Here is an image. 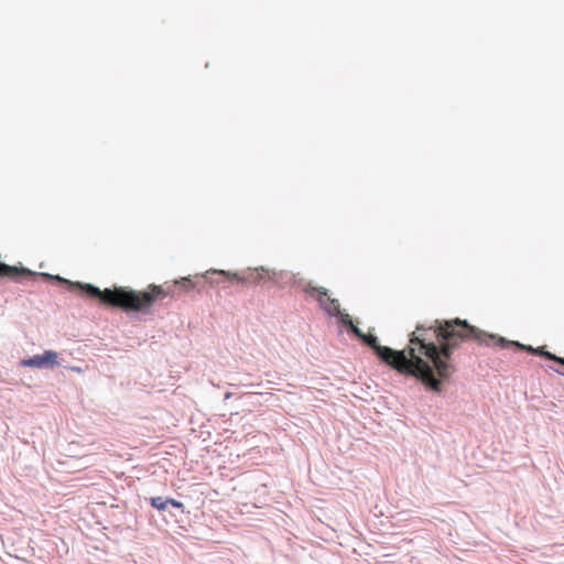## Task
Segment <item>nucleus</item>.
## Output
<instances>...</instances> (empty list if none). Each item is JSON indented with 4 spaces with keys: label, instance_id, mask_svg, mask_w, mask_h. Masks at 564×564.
Returning a JSON list of instances; mask_svg holds the SVG:
<instances>
[{
    "label": "nucleus",
    "instance_id": "obj_1",
    "mask_svg": "<svg viewBox=\"0 0 564 564\" xmlns=\"http://www.w3.org/2000/svg\"><path fill=\"white\" fill-rule=\"evenodd\" d=\"M470 336L486 343L491 338L466 321L455 318L435 321L434 325L429 327L417 325L403 350L381 346L378 338L371 334H365L361 340L400 373L415 377L432 391L441 392V381L449 379L456 371L452 358L453 350Z\"/></svg>",
    "mask_w": 564,
    "mask_h": 564
},
{
    "label": "nucleus",
    "instance_id": "obj_2",
    "mask_svg": "<svg viewBox=\"0 0 564 564\" xmlns=\"http://www.w3.org/2000/svg\"><path fill=\"white\" fill-rule=\"evenodd\" d=\"M59 281L67 283L70 288H77L84 291L91 297H98L104 303L113 306H120L126 310L140 311L152 303L156 295L161 293V290L156 286L153 288V292H135L127 291L124 289L110 290L106 289L101 291L99 288L82 282H72L62 278H57Z\"/></svg>",
    "mask_w": 564,
    "mask_h": 564
},
{
    "label": "nucleus",
    "instance_id": "obj_3",
    "mask_svg": "<svg viewBox=\"0 0 564 564\" xmlns=\"http://www.w3.org/2000/svg\"><path fill=\"white\" fill-rule=\"evenodd\" d=\"M480 333L491 337L489 341H480L479 339H477L475 336H470L468 338H466L464 341H467V340H475L477 341L478 344L480 345H486V346H498L500 348H508V347H511V346H514L517 347L518 349H528L529 351H532L533 354H538V355H541V356H544L545 358L550 359V360H555L556 362L561 364V365H564V358L562 357H556L555 355L544 350L543 347L541 348H538V349H534L532 347H525L524 345H521L519 343H514V341H509L507 339H505L503 337H497L496 335H491V334H487L486 332L484 330H480L478 329Z\"/></svg>",
    "mask_w": 564,
    "mask_h": 564
},
{
    "label": "nucleus",
    "instance_id": "obj_4",
    "mask_svg": "<svg viewBox=\"0 0 564 564\" xmlns=\"http://www.w3.org/2000/svg\"><path fill=\"white\" fill-rule=\"evenodd\" d=\"M305 293L314 296L319 303L321 307L330 316L340 314V305L338 300L330 299L325 288H316L312 284L305 286Z\"/></svg>",
    "mask_w": 564,
    "mask_h": 564
},
{
    "label": "nucleus",
    "instance_id": "obj_5",
    "mask_svg": "<svg viewBox=\"0 0 564 564\" xmlns=\"http://www.w3.org/2000/svg\"><path fill=\"white\" fill-rule=\"evenodd\" d=\"M58 365V354L54 350H45L42 355H34L21 360L22 367L39 369H51Z\"/></svg>",
    "mask_w": 564,
    "mask_h": 564
},
{
    "label": "nucleus",
    "instance_id": "obj_6",
    "mask_svg": "<svg viewBox=\"0 0 564 564\" xmlns=\"http://www.w3.org/2000/svg\"><path fill=\"white\" fill-rule=\"evenodd\" d=\"M213 272L223 274V275L227 276L228 279L236 280L241 283H246L248 281L258 282V281L264 279L265 274H268V271L264 270L263 268L254 269V270L250 271V273L246 276H240L237 273H230V272H227L224 270L213 271Z\"/></svg>",
    "mask_w": 564,
    "mask_h": 564
},
{
    "label": "nucleus",
    "instance_id": "obj_7",
    "mask_svg": "<svg viewBox=\"0 0 564 564\" xmlns=\"http://www.w3.org/2000/svg\"><path fill=\"white\" fill-rule=\"evenodd\" d=\"M151 505L159 511H163L170 505L173 508L176 507V500L172 498L153 497L151 498Z\"/></svg>",
    "mask_w": 564,
    "mask_h": 564
},
{
    "label": "nucleus",
    "instance_id": "obj_8",
    "mask_svg": "<svg viewBox=\"0 0 564 564\" xmlns=\"http://www.w3.org/2000/svg\"><path fill=\"white\" fill-rule=\"evenodd\" d=\"M18 273H20V270L17 267L0 262V276H14Z\"/></svg>",
    "mask_w": 564,
    "mask_h": 564
},
{
    "label": "nucleus",
    "instance_id": "obj_9",
    "mask_svg": "<svg viewBox=\"0 0 564 564\" xmlns=\"http://www.w3.org/2000/svg\"><path fill=\"white\" fill-rule=\"evenodd\" d=\"M178 289L189 290L193 286V283L187 278H182L177 282Z\"/></svg>",
    "mask_w": 564,
    "mask_h": 564
},
{
    "label": "nucleus",
    "instance_id": "obj_10",
    "mask_svg": "<svg viewBox=\"0 0 564 564\" xmlns=\"http://www.w3.org/2000/svg\"><path fill=\"white\" fill-rule=\"evenodd\" d=\"M337 316L340 317V322L344 325L350 326L352 324V321H351L350 316L347 313H341L340 312V314H338Z\"/></svg>",
    "mask_w": 564,
    "mask_h": 564
},
{
    "label": "nucleus",
    "instance_id": "obj_11",
    "mask_svg": "<svg viewBox=\"0 0 564 564\" xmlns=\"http://www.w3.org/2000/svg\"><path fill=\"white\" fill-rule=\"evenodd\" d=\"M349 328L360 339L365 337V334L357 326H355L354 323L349 326Z\"/></svg>",
    "mask_w": 564,
    "mask_h": 564
},
{
    "label": "nucleus",
    "instance_id": "obj_12",
    "mask_svg": "<svg viewBox=\"0 0 564 564\" xmlns=\"http://www.w3.org/2000/svg\"><path fill=\"white\" fill-rule=\"evenodd\" d=\"M21 272L26 273V274H32V273H31V271H30V270H26V269H22V271H21Z\"/></svg>",
    "mask_w": 564,
    "mask_h": 564
}]
</instances>
